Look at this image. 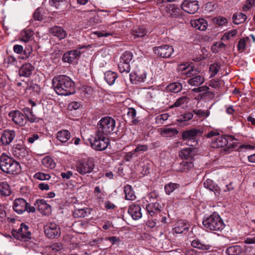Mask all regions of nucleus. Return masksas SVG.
Returning a JSON list of instances; mask_svg holds the SVG:
<instances>
[{"instance_id": "nucleus-1", "label": "nucleus", "mask_w": 255, "mask_h": 255, "mask_svg": "<svg viewBox=\"0 0 255 255\" xmlns=\"http://www.w3.org/2000/svg\"><path fill=\"white\" fill-rule=\"evenodd\" d=\"M74 83L66 75H58L52 79V86L59 95L67 96L74 93Z\"/></svg>"}, {"instance_id": "nucleus-2", "label": "nucleus", "mask_w": 255, "mask_h": 255, "mask_svg": "<svg viewBox=\"0 0 255 255\" xmlns=\"http://www.w3.org/2000/svg\"><path fill=\"white\" fill-rule=\"evenodd\" d=\"M0 169L5 173L16 175L20 172L21 167L17 161L3 153L0 156Z\"/></svg>"}, {"instance_id": "nucleus-3", "label": "nucleus", "mask_w": 255, "mask_h": 255, "mask_svg": "<svg viewBox=\"0 0 255 255\" xmlns=\"http://www.w3.org/2000/svg\"><path fill=\"white\" fill-rule=\"evenodd\" d=\"M202 224L207 230L214 232H221L225 226L220 216L216 213H214L204 219Z\"/></svg>"}, {"instance_id": "nucleus-4", "label": "nucleus", "mask_w": 255, "mask_h": 255, "mask_svg": "<svg viewBox=\"0 0 255 255\" xmlns=\"http://www.w3.org/2000/svg\"><path fill=\"white\" fill-rule=\"evenodd\" d=\"M91 146L93 149L102 151L105 150L110 144L107 135L96 131L95 135L89 139Z\"/></svg>"}, {"instance_id": "nucleus-5", "label": "nucleus", "mask_w": 255, "mask_h": 255, "mask_svg": "<svg viewBox=\"0 0 255 255\" xmlns=\"http://www.w3.org/2000/svg\"><path fill=\"white\" fill-rule=\"evenodd\" d=\"M203 130L193 128L186 130L182 132L181 138L183 141H186V145L190 146H196L198 144V136H201Z\"/></svg>"}, {"instance_id": "nucleus-6", "label": "nucleus", "mask_w": 255, "mask_h": 255, "mask_svg": "<svg viewBox=\"0 0 255 255\" xmlns=\"http://www.w3.org/2000/svg\"><path fill=\"white\" fill-rule=\"evenodd\" d=\"M115 125L114 119L109 117H104L99 122L96 131L108 135L113 132Z\"/></svg>"}, {"instance_id": "nucleus-7", "label": "nucleus", "mask_w": 255, "mask_h": 255, "mask_svg": "<svg viewBox=\"0 0 255 255\" xmlns=\"http://www.w3.org/2000/svg\"><path fill=\"white\" fill-rule=\"evenodd\" d=\"M182 71L183 74L186 77L190 78L188 80V83L192 86H198L201 85L204 82V77L197 74L196 71L192 67H183Z\"/></svg>"}, {"instance_id": "nucleus-8", "label": "nucleus", "mask_w": 255, "mask_h": 255, "mask_svg": "<svg viewBox=\"0 0 255 255\" xmlns=\"http://www.w3.org/2000/svg\"><path fill=\"white\" fill-rule=\"evenodd\" d=\"M132 58V53L128 51H126L122 54L118 65L119 70L121 73L128 74L130 72V63Z\"/></svg>"}, {"instance_id": "nucleus-9", "label": "nucleus", "mask_w": 255, "mask_h": 255, "mask_svg": "<svg viewBox=\"0 0 255 255\" xmlns=\"http://www.w3.org/2000/svg\"><path fill=\"white\" fill-rule=\"evenodd\" d=\"M76 170L82 175L91 173L94 168V164L90 159H84L78 161L76 165Z\"/></svg>"}, {"instance_id": "nucleus-10", "label": "nucleus", "mask_w": 255, "mask_h": 255, "mask_svg": "<svg viewBox=\"0 0 255 255\" xmlns=\"http://www.w3.org/2000/svg\"><path fill=\"white\" fill-rule=\"evenodd\" d=\"M45 236L49 239H56L60 237L61 230L59 226L55 223H48L44 227Z\"/></svg>"}, {"instance_id": "nucleus-11", "label": "nucleus", "mask_w": 255, "mask_h": 255, "mask_svg": "<svg viewBox=\"0 0 255 255\" xmlns=\"http://www.w3.org/2000/svg\"><path fill=\"white\" fill-rule=\"evenodd\" d=\"M28 230V227L22 223L17 231L12 230V234L13 237L17 240L26 242L31 239V233Z\"/></svg>"}, {"instance_id": "nucleus-12", "label": "nucleus", "mask_w": 255, "mask_h": 255, "mask_svg": "<svg viewBox=\"0 0 255 255\" xmlns=\"http://www.w3.org/2000/svg\"><path fill=\"white\" fill-rule=\"evenodd\" d=\"M153 51L158 57L163 58H168L171 57L174 52L172 46L165 44L160 46H156L153 48Z\"/></svg>"}, {"instance_id": "nucleus-13", "label": "nucleus", "mask_w": 255, "mask_h": 255, "mask_svg": "<svg viewBox=\"0 0 255 255\" xmlns=\"http://www.w3.org/2000/svg\"><path fill=\"white\" fill-rule=\"evenodd\" d=\"M8 116L12 122L19 126H23L26 124L27 121L24 115L18 110L12 111L8 114Z\"/></svg>"}, {"instance_id": "nucleus-14", "label": "nucleus", "mask_w": 255, "mask_h": 255, "mask_svg": "<svg viewBox=\"0 0 255 255\" xmlns=\"http://www.w3.org/2000/svg\"><path fill=\"white\" fill-rule=\"evenodd\" d=\"M181 6L184 11L190 14L195 13L199 9L198 2L196 0H184Z\"/></svg>"}, {"instance_id": "nucleus-15", "label": "nucleus", "mask_w": 255, "mask_h": 255, "mask_svg": "<svg viewBox=\"0 0 255 255\" xmlns=\"http://www.w3.org/2000/svg\"><path fill=\"white\" fill-rule=\"evenodd\" d=\"M15 131L13 129H5L1 135L0 142L3 145H9L15 138Z\"/></svg>"}, {"instance_id": "nucleus-16", "label": "nucleus", "mask_w": 255, "mask_h": 255, "mask_svg": "<svg viewBox=\"0 0 255 255\" xmlns=\"http://www.w3.org/2000/svg\"><path fill=\"white\" fill-rule=\"evenodd\" d=\"M34 205L43 215H48L51 212V206L43 199L36 200Z\"/></svg>"}, {"instance_id": "nucleus-17", "label": "nucleus", "mask_w": 255, "mask_h": 255, "mask_svg": "<svg viewBox=\"0 0 255 255\" xmlns=\"http://www.w3.org/2000/svg\"><path fill=\"white\" fill-rule=\"evenodd\" d=\"M189 224L186 220H180L176 223L172 229L174 234H182L189 230Z\"/></svg>"}, {"instance_id": "nucleus-18", "label": "nucleus", "mask_w": 255, "mask_h": 255, "mask_svg": "<svg viewBox=\"0 0 255 255\" xmlns=\"http://www.w3.org/2000/svg\"><path fill=\"white\" fill-rule=\"evenodd\" d=\"M28 203L23 198H18L13 202V208L14 211L19 214H21L26 210Z\"/></svg>"}, {"instance_id": "nucleus-19", "label": "nucleus", "mask_w": 255, "mask_h": 255, "mask_svg": "<svg viewBox=\"0 0 255 255\" xmlns=\"http://www.w3.org/2000/svg\"><path fill=\"white\" fill-rule=\"evenodd\" d=\"M80 49L81 48L66 52L63 55V61L65 62L71 63L74 60L78 58L81 54Z\"/></svg>"}, {"instance_id": "nucleus-20", "label": "nucleus", "mask_w": 255, "mask_h": 255, "mask_svg": "<svg viewBox=\"0 0 255 255\" xmlns=\"http://www.w3.org/2000/svg\"><path fill=\"white\" fill-rule=\"evenodd\" d=\"M195 150L194 147L184 148L180 151L179 156L182 159L192 161L195 155Z\"/></svg>"}, {"instance_id": "nucleus-21", "label": "nucleus", "mask_w": 255, "mask_h": 255, "mask_svg": "<svg viewBox=\"0 0 255 255\" xmlns=\"http://www.w3.org/2000/svg\"><path fill=\"white\" fill-rule=\"evenodd\" d=\"M203 186L206 189L213 192L216 196L220 194L221 189L213 180L207 179L203 183Z\"/></svg>"}, {"instance_id": "nucleus-22", "label": "nucleus", "mask_w": 255, "mask_h": 255, "mask_svg": "<svg viewBox=\"0 0 255 255\" xmlns=\"http://www.w3.org/2000/svg\"><path fill=\"white\" fill-rule=\"evenodd\" d=\"M130 80L132 83L136 82H144L146 78V73L143 70H138L129 75Z\"/></svg>"}, {"instance_id": "nucleus-23", "label": "nucleus", "mask_w": 255, "mask_h": 255, "mask_svg": "<svg viewBox=\"0 0 255 255\" xmlns=\"http://www.w3.org/2000/svg\"><path fill=\"white\" fill-rule=\"evenodd\" d=\"M141 209V207L139 205L132 204L128 208V213L133 220H137L142 217Z\"/></svg>"}, {"instance_id": "nucleus-24", "label": "nucleus", "mask_w": 255, "mask_h": 255, "mask_svg": "<svg viewBox=\"0 0 255 255\" xmlns=\"http://www.w3.org/2000/svg\"><path fill=\"white\" fill-rule=\"evenodd\" d=\"M12 153L17 158H21L25 156L26 150L22 144H16L12 148Z\"/></svg>"}, {"instance_id": "nucleus-25", "label": "nucleus", "mask_w": 255, "mask_h": 255, "mask_svg": "<svg viewBox=\"0 0 255 255\" xmlns=\"http://www.w3.org/2000/svg\"><path fill=\"white\" fill-rule=\"evenodd\" d=\"M93 34L96 35L97 37H107L109 36H113L117 34L116 28L113 25L107 27L105 30L103 31H95Z\"/></svg>"}, {"instance_id": "nucleus-26", "label": "nucleus", "mask_w": 255, "mask_h": 255, "mask_svg": "<svg viewBox=\"0 0 255 255\" xmlns=\"http://www.w3.org/2000/svg\"><path fill=\"white\" fill-rule=\"evenodd\" d=\"M34 69V66L30 63L24 64L20 68L19 75L20 76L28 77L32 74Z\"/></svg>"}, {"instance_id": "nucleus-27", "label": "nucleus", "mask_w": 255, "mask_h": 255, "mask_svg": "<svg viewBox=\"0 0 255 255\" xmlns=\"http://www.w3.org/2000/svg\"><path fill=\"white\" fill-rule=\"evenodd\" d=\"M228 141L225 136H218L212 139L211 146L213 148H220L226 146Z\"/></svg>"}, {"instance_id": "nucleus-28", "label": "nucleus", "mask_w": 255, "mask_h": 255, "mask_svg": "<svg viewBox=\"0 0 255 255\" xmlns=\"http://www.w3.org/2000/svg\"><path fill=\"white\" fill-rule=\"evenodd\" d=\"M191 26L199 30H205L208 26L207 22L203 18H199L191 20Z\"/></svg>"}, {"instance_id": "nucleus-29", "label": "nucleus", "mask_w": 255, "mask_h": 255, "mask_svg": "<svg viewBox=\"0 0 255 255\" xmlns=\"http://www.w3.org/2000/svg\"><path fill=\"white\" fill-rule=\"evenodd\" d=\"M50 33L53 36L58 37L59 39L64 38L66 35V31L61 27L55 26L50 29Z\"/></svg>"}, {"instance_id": "nucleus-30", "label": "nucleus", "mask_w": 255, "mask_h": 255, "mask_svg": "<svg viewBox=\"0 0 255 255\" xmlns=\"http://www.w3.org/2000/svg\"><path fill=\"white\" fill-rule=\"evenodd\" d=\"M191 246L194 248H196L200 250L207 251L211 249V246L201 241L199 239H195L191 242Z\"/></svg>"}, {"instance_id": "nucleus-31", "label": "nucleus", "mask_w": 255, "mask_h": 255, "mask_svg": "<svg viewBox=\"0 0 255 255\" xmlns=\"http://www.w3.org/2000/svg\"><path fill=\"white\" fill-rule=\"evenodd\" d=\"M147 211L151 216H154L161 210V206L157 202L151 203L146 207Z\"/></svg>"}, {"instance_id": "nucleus-32", "label": "nucleus", "mask_w": 255, "mask_h": 255, "mask_svg": "<svg viewBox=\"0 0 255 255\" xmlns=\"http://www.w3.org/2000/svg\"><path fill=\"white\" fill-rule=\"evenodd\" d=\"M71 133L66 129H63L57 133V139L62 143H66L70 138Z\"/></svg>"}, {"instance_id": "nucleus-33", "label": "nucleus", "mask_w": 255, "mask_h": 255, "mask_svg": "<svg viewBox=\"0 0 255 255\" xmlns=\"http://www.w3.org/2000/svg\"><path fill=\"white\" fill-rule=\"evenodd\" d=\"M105 80L109 85H113L115 82L118 77V75L116 72L111 70L108 71L105 73Z\"/></svg>"}, {"instance_id": "nucleus-34", "label": "nucleus", "mask_w": 255, "mask_h": 255, "mask_svg": "<svg viewBox=\"0 0 255 255\" xmlns=\"http://www.w3.org/2000/svg\"><path fill=\"white\" fill-rule=\"evenodd\" d=\"M189 101V98L186 96H182L178 98L176 101L169 106L170 109L179 107L184 104H187Z\"/></svg>"}, {"instance_id": "nucleus-35", "label": "nucleus", "mask_w": 255, "mask_h": 255, "mask_svg": "<svg viewBox=\"0 0 255 255\" xmlns=\"http://www.w3.org/2000/svg\"><path fill=\"white\" fill-rule=\"evenodd\" d=\"M193 167V162L192 161H183L179 165L178 171L183 172H187Z\"/></svg>"}, {"instance_id": "nucleus-36", "label": "nucleus", "mask_w": 255, "mask_h": 255, "mask_svg": "<svg viewBox=\"0 0 255 255\" xmlns=\"http://www.w3.org/2000/svg\"><path fill=\"white\" fill-rule=\"evenodd\" d=\"M124 192L126 200H134L136 198L134 191L130 185H126L124 187Z\"/></svg>"}, {"instance_id": "nucleus-37", "label": "nucleus", "mask_w": 255, "mask_h": 255, "mask_svg": "<svg viewBox=\"0 0 255 255\" xmlns=\"http://www.w3.org/2000/svg\"><path fill=\"white\" fill-rule=\"evenodd\" d=\"M243 251L242 248L238 245H235L228 248L226 253L228 255H239Z\"/></svg>"}, {"instance_id": "nucleus-38", "label": "nucleus", "mask_w": 255, "mask_h": 255, "mask_svg": "<svg viewBox=\"0 0 255 255\" xmlns=\"http://www.w3.org/2000/svg\"><path fill=\"white\" fill-rule=\"evenodd\" d=\"M179 131L175 128H164L161 129L160 134L164 137H172L178 133Z\"/></svg>"}, {"instance_id": "nucleus-39", "label": "nucleus", "mask_w": 255, "mask_h": 255, "mask_svg": "<svg viewBox=\"0 0 255 255\" xmlns=\"http://www.w3.org/2000/svg\"><path fill=\"white\" fill-rule=\"evenodd\" d=\"M247 18V15L241 12L236 13L233 16V22L235 24H240L244 22Z\"/></svg>"}, {"instance_id": "nucleus-40", "label": "nucleus", "mask_w": 255, "mask_h": 255, "mask_svg": "<svg viewBox=\"0 0 255 255\" xmlns=\"http://www.w3.org/2000/svg\"><path fill=\"white\" fill-rule=\"evenodd\" d=\"M24 115L26 118V121H28L30 123H34L37 121V118L33 114L32 110L29 108H24L23 109Z\"/></svg>"}, {"instance_id": "nucleus-41", "label": "nucleus", "mask_w": 255, "mask_h": 255, "mask_svg": "<svg viewBox=\"0 0 255 255\" xmlns=\"http://www.w3.org/2000/svg\"><path fill=\"white\" fill-rule=\"evenodd\" d=\"M147 33V31L144 27L141 26L136 27L132 30L131 34L135 37H141L145 36Z\"/></svg>"}, {"instance_id": "nucleus-42", "label": "nucleus", "mask_w": 255, "mask_h": 255, "mask_svg": "<svg viewBox=\"0 0 255 255\" xmlns=\"http://www.w3.org/2000/svg\"><path fill=\"white\" fill-rule=\"evenodd\" d=\"M166 88L168 91L176 93L181 91L182 85L180 83L175 82L169 84Z\"/></svg>"}, {"instance_id": "nucleus-43", "label": "nucleus", "mask_w": 255, "mask_h": 255, "mask_svg": "<svg viewBox=\"0 0 255 255\" xmlns=\"http://www.w3.org/2000/svg\"><path fill=\"white\" fill-rule=\"evenodd\" d=\"M0 188L1 189V195L3 196H9L11 194V191L9 185L6 182H2L0 183Z\"/></svg>"}, {"instance_id": "nucleus-44", "label": "nucleus", "mask_w": 255, "mask_h": 255, "mask_svg": "<svg viewBox=\"0 0 255 255\" xmlns=\"http://www.w3.org/2000/svg\"><path fill=\"white\" fill-rule=\"evenodd\" d=\"M179 187V184L174 183L170 182L166 184L164 186L165 192L166 194L170 195L175 189Z\"/></svg>"}, {"instance_id": "nucleus-45", "label": "nucleus", "mask_w": 255, "mask_h": 255, "mask_svg": "<svg viewBox=\"0 0 255 255\" xmlns=\"http://www.w3.org/2000/svg\"><path fill=\"white\" fill-rule=\"evenodd\" d=\"M42 164L45 167L53 169L55 167V163L52 158L49 156H46L42 160Z\"/></svg>"}, {"instance_id": "nucleus-46", "label": "nucleus", "mask_w": 255, "mask_h": 255, "mask_svg": "<svg viewBox=\"0 0 255 255\" xmlns=\"http://www.w3.org/2000/svg\"><path fill=\"white\" fill-rule=\"evenodd\" d=\"M220 64L214 63L211 64L209 67V71L211 72V77L215 76L220 69Z\"/></svg>"}, {"instance_id": "nucleus-47", "label": "nucleus", "mask_w": 255, "mask_h": 255, "mask_svg": "<svg viewBox=\"0 0 255 255\" xmlns=\"http://www.w3.org/2000/svg\"><path fill=\"white\" fill-rule=\"evenodd\" d=\"M127 114V116L132 120V123L136 124L137 120L135 119L136 114V110L133 108H128Z\"/></svg>"}, {"instance_id": "nucleus-48", "label": "nucleus", "mask_w": 255, "mask_h": 255, "mask_svg": "<svg viewBox=\"0 0 255 255\" xmlns=\"http://www.w3.org/2000/svg\"><path fill=\"white\" fill-rule=\"evenodd\" d=\"M193 117V115L191 112H187L183 115H181L177 120V121L179 123H182L185 121H188L191 120Z\"/></svg>"}, {"instance_id": "nucleus-49", "label": "nucleus", "mask_w": 255, "mask_h": 255, "mask_svg": "<svg viewBox=\"0 0 255 255\" xmlns=\"http://www.w3.org/2000/svg\"><path fill=\"white\" fill-rule=\"evenodd\" d=\"M33 34V31L25 30L21 33L22 40L24 42L28 41Z\"/></svg>"}, {"instance_id": "nucleus-50", "label": "nucleus", "mask_w": 255, "mask_h": 255, "mask_svg": "<svg viewBox=\"0 0 255 255\" xmlns=\"http://www.w3.org/2000/svg\"><path fill=\"white\" fill-rule=\"evenodd\" d=\"M169 117V115L166 113L160 115L155 118V122L157 124H163L164 122L168 119Z\"/></svg>"}, {"instance_id": "nucleus-51", "label": "nucleus", "mask_w": 255, "mask_h": 255, "mask_svg": "<svg viewBox=\"0 0 255 255\" xmlns=\"http://www.w3.org/2000/svg\"><path fill=\"white\" fill-rule=\"evenodd\" d=\"M87 215V212L85 209H75L74 212V216L75 217L83 218Z\"/></svg>"}, {"instance_id": "nucleus-52", "label": "nucleus", "mask_w": 255, "mask_h": 255, "mask_svg": "<svg viewBox=\"0 0 255 255\" xmlns=\"http://www.w3.org/2000/svg\"><path fill=\"white\" fill-rule=\"evenodd\" d=\"M249 40L250 39L248 37H246L243 39H241L239 40L238 44V50L241 51H244L246 46V42L249 41Z\"/></svg>"}, {"instance_id": "nucleus-53", "label": "nucleus", "mask_w": 255, "mask_h": 255, "mask_svg": "<svg viewBox=\"0 0 255 255\" xmlns=\"http://www.w3.org/2000/svg\"><path fill=\"white\" fill-rule=\"evenodd\" d=\"M88 226V223L87 222L78 221L75 223L74 227L76 229L80 228L81 231H78V232L82 233L83 232V229H86Z\"/></svg>"}, {"instance_id": "nucleus-54", "label": "nucleus", "mask_w": 255, "mask_h": 255, "mask_svg": "<svg viewBox=\"0 0 255 255\" xmlns=\"http://www.w3.org/2000/svg\"><path fill=\"white\" fill-rule=\"evenodd\" d=\"M34 177L40 180H48L50 179V176L48 174L43 172H37L34 175Z\"/></svg>"}, {"instance_id": "nucleus-55", "label": "nucleus", "mask_w": 255, "mask_h": 255, "mask_svg": "<svg viewBox=\"0 0 255 255\" xmlns=\"http://www.w3.org/2000/svg\"><path fill=\"white\" fill-rule=\"evenodd\" d=\"M50 248L54 252H57L63 248V245L60 243H55L50 246Z\"/></svg>"}, {"instance_id": "nucleus-56", "label": "nucleus", "mask_w": 255, "mask_h": 255, "mask_svg": "<svg viewBox=\"0 0 255 255\" xmlns=\"http://www.w3.org/2000/svg\"><path fill=\"white\" fill-rule=\"evenodd\" d=\"M148 149V147L146 144H137L136 145V148L134 149V151L136 152H144L147 151Z\"/></svg>"}, {"instance_id": "nucleus-57", "label": "nucleus", "mask_w": 255, "mask_h": 255, "mask_svg": "<svg viewBox=\"0 0 255 255\" xmlns=\"http://www.w3.org/2000/svg\"><path fill=\"white\" fill-rule=\"evenodd\" d=\"M227 19L223 17H218L214 19V22L219 26L224 25L227 22Z\"/></svg>"}, {"instance_id": "nucleus-58", "label": "nucleus", "mask_w": 255, "mask_h": 255, "mask_svg": "<svg viewBox=\"0 0 255 255\" xmlns=\"http://www.w3.org/2000/svg\"><path fill=\"white\" fill-rule=\"evenodd\" d=\"M237 33L236 29L232 30L229 32H226L223 36V38L226 39H229L231 37H234Z\"/></svg>"}, {"instance_id": "nucleus-59", "label": "nucleus", "mask_w": 255, "mask_h": 255, "mask_svg": "<svg viewBox=\"0 0 255 255\" xmlns=\"http://www.w3.org/2000/svg\"><path fill=\"white\" fill-rule=\"evenodd\" d=\"M33 17L35 20L41 21L43 19V16L41 14L40 9L37 8L34 12Z\"/></svg>"}, {"instance_id": "nucleus-60", "label": "nucleus", "mask_w": 255, "mask_h": 255, "mask_svg": "<svg viewBox=\"0 0 255 255\" xmlns=\"http://www.w3.org/2000/svg\"><path fill=\"white\" fill-rule=\"evenodd\" d=\"M221 84L222 82L219 80H212L209 83V86L214 88L220 87Z\"/></svg>"}, {"instance_id": "nucleus-61", "label": "nucleus", "mask_w": 255, "mask_h": 255, "mask_svg": "<svg viewBox=\"0 0 255 255\" xmlns=\"http://www.w3.org/2000/svg\"><path fill=\"white\" fill-rule=\"evenodd\" d=\"M193 112L195 115H197L199 117H207L209 116V113H208L207 112L203 111L201 110H194L193 111Z\"/></svg>"}, {"instance_id": "nucleus-62", "label": "nucleus", "mask_w": 255, "mask_h": 255, "mask_svg": "<svg viewBox=\"0 0 255 255\" xmlns=\"http://www.w3.org/2000/svg\"><path fill=\"white\" fill-rule=\"evenodd\" d=\"M53 4L57 8H60V6L65 4V0H51Z\"/></svg>"}, {"instance_id": "nucleus-63", "label": "nucleus", "mask_w": 255, "mask_h": 255, "mask_svg": "<svg viewBox=\"0 0 255 255\" xmlns=\"http://www.w3.org/2000/svg\"><path fill=\"white\" fill-rule=\"evenodd\" d=\"M39 135L37 134H33L27 138V141L32 144L35 141L37 140L39 138Z\"/></svg>"}, {"instance_id": "nucleus-64", "label": "nucleus", "mask_w": 255, "mask_h": 255, "mask_svg": "<svg viewBox=\"0 0 255 255\" xmlns=\"http://www.w3.org/2000/svg\"><path fill=\"white\" fill-rule=\"evenodd\" d=\"M80 106L81 104H80V103L78 102H73L70 104L69 106V108L71 110H77L80 108Z\"/></svg>"}]
</instances>
